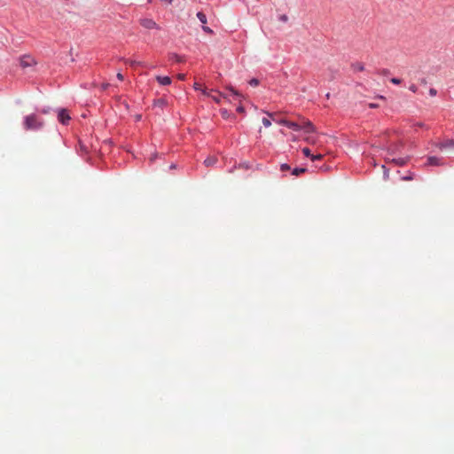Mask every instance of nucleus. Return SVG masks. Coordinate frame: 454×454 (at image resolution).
I'll return each mask as SVG.
<instances>
[{"instance_id": "obj_1", "label": "nucleus", "mask_w": 454, "mask_h": 454, "mask_svg": "<svg viewBox=\"0 0 454 454\" xmlns=\"http://www.w3.org/2000/svg\"><path fill=\"white\" fill-rule=\"evenodd\" d=\"M287 128L292 129L295 131L304 130L306 133L315 132V127L312 122L309 120L301 119L300 121H291L287 123Z\"/></svg>"}, {"instance_id": "obj_27", "label": "nucleus", "mask_w": 454, "mask_h": 454, "mask_svg": "<svg viewBox=\"0 0 454 454\" xmlns=\"http://www.w3.org/2000/svg\"><path fill=\"white\" fill-rule=\"evenodd\" d=\"M279 20H280L281 21H283V22H286V21H287V20H288V18H287V16H286V14H283V15H281V16L279 17Z\"/></svg>"}, {"instance_id": "obj_15", "label": "nucleus", "mask_w": 454, "mask_h": 454, "mask_svg": "<svg viewBox=\"0 0 454 454\" xmlns=\"http://www.w3.org/2000/svg\"><path fill=\"white\" fill-rule=\"evenodd\" d=\"M220 113L223 118L224 119H228L231 117V114L226 109H221Z\"/></svg>"}, {"instance_id": "obj_14", "label": "nucleus", "mask_w": 454, "mask_h": 454, "mask_svg": "<svg viewBox=\"0 0 454 454\" xmlns=\"http://www.w3.org/2000/svg\"><path fill=\"white\" fill-rule=\"evenodd\" d=\"M353 68H354V70H355V71H359V72H361V71H363V70H364V65H363V64H361V63H356V64H354V65H353Z\"/></svg>"}, {"instance_id": "obj_25", "label": "nucleus", "mask_w": 454, "mask_h": 454, "mask_svg": "<svg viewBox=\"0 0 454 454\" xmlns=\"http://www.w3.org/2000/svg\"><path fill=\"white\" fill-rule=\"evenodd\" d=\"M436 94H437V90H436L435 89L431 88V89L429 90V95H430L431 97H434Z\"/></svg>"}, {"instance_id": "obj_9", "label": "nucleus", "mask_w": 454, "mask_h": 454, "mask_svg": "<svg viewBox=\"0 0 454 454\" xmlns=\"http://www.w3.org/2000/svg\"><path fill=\"white\" fill-rule=\"evenodd\" d=\"M391 161L398 166H403L407 163L408 158L392 159Z\"/></svg>"}, {"instance_id": "obj_16", "label": "nucleus", "mask_w": 454, "mask_h": 454, "mask_svg": "<svg viewBox=\"0 0 454 454\" xmlns=\"http://www.w3.org/2000/svg\"><path fill=\"white\" fill-rule=\"evenodd\" d=\"M262 122L266 128L271 125V121L268 118H262Z\"/></svg>"}, {"instance_id": "obj_5", "label": "nucleus", "mask_w": 454, "mask_h": 454, "mask_svg": "<svg viewBox=\"0 0 454 454\" xmlns=\"http://www.w3.org/2000/svg\"><path fill=\"white\" fill-rule=\"evenodd\" d=\"M20 63L22 67H28L34 66L35 64V60L33 57L25 55L20 58Z\"/></svg>"}, {"instance_id": "obj_21", "label": "nucleus", "mask_w": 454, "mask_h": 454, "mask_svg": "<svg viewBox=\"0 0 454 454\" xmlns=\"http://www.w3.org/2000/svg\"><path fill=\"white\" fill-rule=\"evenodd\" d=\"M280 169H281L282 171H287V170H289V169H290V166H289L288 164H286V163H284V164H282V165L280 166Z\"/></svg>"}, {"instance_id": "obj_12", "label": "nucleus", "mask_w": 454, "mask_h": 454, "mask_svg": "<svg viewBox=\"0 0 454 454\" xmlns=\"http://www.w3.org/2000/svg\"><path fill=\"white\" fill-rule=\"evenodd\" d=\"M197 17H198V19L200 20V21L202 24H206L207 23V17H206V15L203 12H199L197 13Z\"/></svg>"}, {"instance_id": "obj_2", "label": "nucleus", "mask_w": 454, "mask_h": 454, "mask_svg": "<svg viewBox=\"0 0 454 454\" xmlns=\"http://www.w3.org/2000/svg\"><path fill=\"white\" fill-rule=\"evenodd\" d=\"M43 126V121L36 114H29L24 118L26 130H37Z\"/></svg>"}, {"instance_id": "obj_10", "label": "nucleus", "mask_w": 454, "mask_h": 454, "mask_svg": "<svg viewBox=\"0 0 454 454\" xmlns=\"http://www.w3.org/2000/svg\"><path fill=\"white\" fill-rule=\"evenodd\" d=\"M217 159L215 157H207L205 160H204V164L207 166V167H210V166H213L215 164Z\"/></svg>"}, {"instance_id": "obj_39", "label": "nucleus", "mask_w": 454, "mask_h": 454, "mask_svg": "<svg viewBox=\"0 0 454 454\" xmlns=\"http://www.w3.org/2000/svg\"><path fill=\"white\" fill-rule=\"evenodd\" d=\"M378 98H380V99H383V100L386 99L385 97H383V96H379Z\"/></svg>"}, {"instance_id": "obj_6", "label": "nucleus", "mask_w": 454, "mask_h": 454, "mask_svg": "<svg viewBox=\"0 0 454 454\" xmlns=\"http://www.w3.org/2000/svg\"><path fill=\"white\" fill-rule=\"evenodd\" d=\"M58 118H59V121L63 123V124H67L68 122V121L70 120V116L69 114H67V110L65 109H61L59 112V115H58Z\"/></svg>"}, {"instance_id": "obj_28", "label": "nucleus", "mask_w": 454, "mask_h": 454, "mask_svg": "<svg viewBox=\"0 0 454 454\" xmlns=\"http://www.w3.org/2000/svg\"><path fill=\"white\" fill-rule=\"evenodd\" d=\"M410 90L412 91V92H417L418 90V87L415 85V84H411L410 86Z\"/></svg>"}, {"instance_id": "obj_18", "label": "nucleus", "mask_w": 454, "mask_h": 454, "mask_svg": "<svg viewBox=\"0 0 454 454\" xmlns=\"http://www.w3.org/2000/svg\"><path fill=\"white\" fill-rule=\"evenodd\" d=\"M171 59L175 60V61H177V62H180L182 61V59L180 56H178L177 54L176 53H173L170 57Z\"/></svg>"}, {"instance_id": "obj_31", "label": "nucleus", "mask_w": 454, "mask_h": 454, "mask_svg": "<svg viewBox=\"0 0 454 454\" xmlns=\"http://www.w3.org/2000/svg\"><path fill=\"white\" fill-rule=\"evenodd\" d=\"M237 112L243 114L245 112V108L242 106H238Z\"/></svg>"}, {"instance_id": "obj_26", "label": "nucleus", "mask_w": 454, "mask_h": 454, "mask_svg": "<svg viewBox=\"0 0 454 454\" xmlns=\"http://www.w3.org/2000/svg\"><path fill=\"white\" fill-rule=\"evenodd\" d=\"M288 121H289L288 120L282 119V120L278 121V122L279 124H281V125H285V126H286V127H287V123H288Z\"/></svg>"}, {"instance_id": "obj_37", "label": "nucleus", "mask_w": 454, "mask_h": 454, "mask_svg": "<svg viewBox=\"0 0 454 454\" xmlns=\"http://www.w3.org/2000/svg\"><path fill=\"white\" fill-rule=\"evenodd\" d=\"M108 85H109L108 83L103 84V85H102V88H103L104 90H106V89L108 87Z\"/></svg>"}, {"instance_id": "obj_17", "label": "nucleus", "mask_w": 454, "mask_h": 454, "mask_svg": "<svg viewBox=\"0 0 454 454\" xmlns=\"http://www.w3.org/2000/svg\"><path fill=\"white\" fill-rule=\"evenodd\" d=\"M302 153L303 154L306 156V157H309L311 159V153H310V150L307 147L303 148L302 149Z\"/></svg>"}, {"instance_id": "obj_4", "label": "nucleus", "mask_w": 454, "mask_h": 454, "mask_svg": "<svg viewBox=\"0 0 454 454\" xmlns=\"http://www.w3.org/2000/svg\"><path fill=\"white\" fill-rule=\"evenodd\" d=\"M435 146L441 151L454 149V139H447L442 142H439L435 144Z\"/></svg>"}, {"instance_id": "obj_11", "label": "nucleus", "mask_w": 454, "mask_h": 454, "mask_svg": "<svg viewBox=\"0 0 454 454\" xmlns=\"http://www.w3.org/2000/svg\"><path fill=\"white\" fill-rule=\"evenodd\" d=\"M307 169L305 168H295L293 169V175L299 176L300 174L305 173Z\"/></svg>"}, {"instance_id": "obj_40", "label": "nucleus", "mask_w": 454, "mask_h": 454, "mask_svg": "<svg viewBox=\"0 0 454 454\" xmlns=\"http://www.w3.org/2000/svg\"><path fill=\"white\" fill-rule=\"evenodd\" d=\"M387 73H388V71H387V70H384V71H383V74H387Z\"/></svg>"}, {"instance_id": "obj_38", "label": "nucleus", "mask_w": 454, "mask_h": 454, "mask_svg": "<svg viewBox=\"0 0 454 454\" xmlns=\"http://www.w3.org/2000/svg\"><path fill=\"white\" fill-rule=\"evenodd\" d=\"M219 94H220V96H221L222 98H227L226 95H224V94H223V93H219Z\"/></svg>"}, {"instance_id": "obj_35", "label": "nucleus", "mask_w": 454, "mask_h": 454, "mask_svg": "<svg viewBox=\"0 0 454 454\" xmlns=\"http://www.w3.org/2000/svg\"><path fill=\"white\" fill-rule=\"evenodd\" d=\"M117 78H118L120 81H122V80H123V75H122L121 73H118V74H117Z\"/></svg>"}, {"instance_id": "obj_29", "label": "nucleus", "mask_w": 454, "mask_h": 454, "mask_svg": "<svg viewBox=\"0 0 454 454\" xmlns=\"http://www.w3.org/2000/svg\"><path fill=\"white\" fill-rule=\"evenodd\" d=\"M211 91H212V90L208 91V90H206V89L202 90L203 94H204V95H206V96H207V97H211V96H212V95H211Z\"/></svg>"}, {"instance_id": "obj_20", "label": "nucleus", "mask_w": 454, "mask_h": 454, "mask_svg": "<svg viewBox=\"0 0 454 454\" xmlns=\"http://www.w3.org/2000/svg\"><path fill=\"white\" fill-rule=\"evenodd\" d=\"M322 158H323V155H322V154H316V155L312 154V155H311V160H312V161L319 160H321Z\"/></svg>"}, {"instance_id": "obj_23", "label": "nucleus", "mask_w": 454, "mask_h": 454, "mask_svg": "<svg viewBox=\"0 0 454 454\" xmlns=\"http://www.w3.org/2000/svg\"><path fill=\"white\" fill-rule=\"evenodd\" d=\"M390 82H391L393 84H395V85H398V84H400V83H401V80H400V79H398V78H392V79L390 80Z\"/></svg>"}, {"instance_id": "obj_3", "label": "nucleus", "mask_w": 454, "mask_h": 454, "mask_svg": "<svg viewBox=\"0 0 454 454\" xmlns=\"http://www.w3.org/2000/svg\"><path fill=\"white\" fill-rule=\"evenodd\" d=\"M139 23L143 27L146 29H160L159 25L152 19H141Z\"/></svg>"}, {"instance_id": "obj_33", "label": "nucleus", "mask_w": 454, "mask_h": 454, "mask_svg": "<svg viewBox=\"0 0 454 454\" xmlns=\"http://www.w3.org/2000/svg\"><path fill=\"white\" fill-rule=\"evenodd\" d=\"M177 78H178L179 80H182V81H183V80H184V79H185V74H177Z\"/></svg>"}, {"instance_id": "obj_13", "label": "nucleus", "mask_w": 454, "mask_h": 454, "mask_svg": "<svg viewBox=\"0 0 454 454\" xmlns=\"http://www.w3.org/2000/svg\"><path fill=\"white\" fill-rule=\"evenodd\" d=\"M227 89L234 95L236 96L237 98H239V99L242 98V95L238 91L236 90L233 87L231 86H229L227 87Z\"/></svg>"}, {"instance_id": "obj_19", "label": "nucleus", "mask_w": 454, "mask_h": 454, "mask_svg": "<svg viewBox=\"0 0 454 454\" xmlns=\"http://www.w3.org/2000/svg\"><path fill=\"white\" fill-rule=\"evenodd\" d=\"M249 84H250L251 86L255 87V86H257V85L259 84V80H258V79H256V78H253V79H251V80L249 81Z\"/></svg>"}, {"instance_id": "obj_8", "label": "nucleus", "mask_w": 454, "mask_h": 454, "mask_svg": "<svg viewBox=\"0 0 454 454\" xmlns=\"http://www.w3.org/2000/svg\"><path fill=\"white\" fill-rule=\"evenodd\" d=\"M156 80L161 85H169L171 83V79L168 76H156Z\"/></svg>"}, {"instance_id": "obj_41", "label": "nucleus", "mask_w": 454, "mask_h": 454, "mask_svg": "<svg viewBox=\"0 0 454 454\" xmlns=\"http://www.w3.org/2000/svg\"><path fill=\"white\" fill-rule=\"evenodd\" d=\"M267 114H268L270 117H273V114H272L267 113Z\"/></svg>"}, {"instance_id": "obj_22", "label": "nucleus", "mask_w": 454, "mask_h": 454, "mask_svg": "<svg viewBox=\"0 0 454 454\" xmlns=\"http://www.w3.org/2000/svg\"><path fill=\"white\" fill-rule=\"evenodd\" d=\"M202 29H203L204 32L208 33V34H213L214 33L213 30L210 27H207V26H203Z\"/></svg>"}, {"instance_id": "obj_34", "label": "nucleus", "mask_w": 454, "mask_h": 454, "mask_svg": "<svg viewBox=\"0 0 454 454\" xmlns=\"http://www.w3.org/2000/svg\"><path fill=\"white\" fill-rule=\"evenodd\" d=\"M305 140L308 143H309V144H314L315 143V141L312 138H310L309 137H305Z\"/></svg>"}, {"instance_id": "obj_7", "label": "nucleus", "mask_w": 454, "mask_h": 454, "mask_svg": "<svg viewBox=\"0 0 454 454\" xmlns=\"http://www.w3.org/2000/svg\"><path fill=\"white\" fill-rule=\"evenodd\" d=\"M427 165H430V166L442 165V159L435 157V156H430L427 158Z\"/></svg>"}, {"instance_id": "obj_36", "label": "nucleus", "mask_w": 454, "mask_h": 454, "mask_svg": "<svg viewBox=\"0 0 454 454\" xmlns=\"http://www.w3.org/2000/svg\"><path fill=\"white\" fill-rule=\"evenodd\" d=\"M369 107H371V108H376V107H378V105L373 104V103H371V104H369Z\"/></svg>"}, {"instance_id": "obj_24", "label": "nucleus", "mask_w": 454, "mask_h": 454, "mask_svg": "<svg viewBox=\"0 0 454 454\" xmlns=\"http://www.w3.org/2000/svg\"><path fill=\"white\" fill-rule=\"evenodd\" d=\"M126 63L129 64L131 67H134L135 65H138L139 64L136 60H126Z\"/></svg>"}, {"instance_id": "obj_32", "label": "nucleus", "mask_w": 454, "mask_h": 454, "mask_svg": "<svg viewBox=\"0 0 454 454\" xmlns=\"http://www.w3.org/2000/svg\"><path fill=\"white\" fill-rule=\"evenodd\" d=\"M193 88H194L195 90H200V89H201V86H200V83L195 82V83L193 84Z\"/></svg>"}, {"instance_id": "obj_30", "label": "nucleus", "mask_w": 454, "mask_h": 454, "mask_svg": "<svg viewBox=\"0 0 454 454\" xmlns=\"http://www.w3.org/2000/svg\"><path fill=\"white\" fill-rule=\"evenodd\" d=\"M210 98H212V99H213L215 102H216V103H218V104L220 103V98H219V97H217V96H213V95H212Z\"/></svg>"}]
</instances>
